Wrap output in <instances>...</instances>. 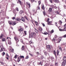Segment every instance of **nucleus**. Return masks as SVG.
<instances>
[{"mask_svg":"<svg viewBox=\"0 0 66 66\" xmlns=\"http://www.w3.org/2000/svg\"><path fill=\"white\" fill-rule=\"evenodd\" d=\"M51 8V9H54V8H55V9H56L57 8V7H54V6L53 5H52L50 6Z\"/></svg>","mask_w":66,"mask_h":66,"instance_id":"7","label":"nucleus"},{"mask_svg":"<svg viewBox=\"0 0 66 66\" xmlns=\"http://www.w3.org/2000/svg\"><path fill=\"white\" fill-rule=\"evenodd\" d=\"M20 58H24V56H20Z\"/></svg>","mask_w":66,"mask_h":66,"instance_id":"40","label":"nucleus"},{"mask_svg":"<svg viewBox=\"0 0 66 66\" xmlns=\"http://www.w3.org/2000/svg\"><path fill=\"white\" fill-rule=\"evenodd\" d=\"M9 23L10 24H12L13 22L12 21H9Z\"/></svg>","mask_w":66,"mask_h":66,"instance_id":"16","label":"nucleus"},{"mask_svg":"<svg viewBox=\"0 0 66 66\" xmlns=\"http://www.w3.org/2000/svg\"><path fill=\"white\" fill-rule=\"evenodd\" d=\"M30 55V56H33V54H31V53H29Z\"/></svg>","mask_w":66,"mask_h":66,"instance_id":"59","label":"nucleus"},{"mask_svg":"<svg viewBox=\"0 0 66 66\" xmlns=\"http://www.w3.org/2000/svg\"><path fill=\"white\" fill-rule=\"evenodd\" d=\"M52 48V46H51L50 45H47L46 47L47 49H48V50H50V49Z\"/></svg>","mask_w":66,"mask_h":66,"instance_id":"5","label":"nucleus"},{"mask_svg":"<svg viewBox=\"0 0 66 66\" xmlns=\"http://www.w3.org/2000/svg\"><path fill=\"white\" fill-rule=\"evenodd\" d=\"M36 53H37V55H39V53H38V52H37V53L36 52Z\"/></svg>","mask_w":66,"mask_h":66,"instance_id":"58","label":"nucleus"},{"mask_svg":"<svg viewBox=\"0 0 66 66\" xmlns=\"http://www.w3.org/2000/svg\"><path fill=\"white\" fill-rule=\"evenodd\" d=\"M59 31H63V30L62 29H59Z\"/></svg>","mask_w":66,"mask_h":66,"instance_id":"43","label":"nucleus"},{"mask_svg":"<svg viewBox=\"0 0 66 66\" xmlns=\"http://www.w3.org/2000/svg\"><path fill=\"white\" fill-rule=\"evenodd\" d=\"M63 37L64 38H65V37H66V35H65L64 36H63Z\"/></svg>","mask_w":66,"mask_h":66,"instance_id":"47","label":"nucleus"},{"mask_svg":"<svg viewBox=\"0 0 66 66\" xmlns=\"http://www.w3.org/2000/svg\"><path fill=\"white\" fill-rule=\"evenodd\" d=\"M55 38H57V36L56 35H55Z\"/></svg>","mask_w":66,"mask_h":66,"instance_id":"53","label":"nucleus"},{"mask_svg":"<svg viewBox=\"0 0 66 66\" xmlns=\"http://www.w3.org/2000/svg\"><path fill=\"white\" fill-rule=\"evenodd\" d=\"M16 10L17 11H19V10H18V7H16Z\"/></svg>","mask_w":66,"mask_h":66,"instance_id":"38","label":"nucleus"},{"mask_svg":"<svg viewBox=\"0 0 66 66\" xmlns=\"http://www.w3.org/2000/svg\"><path fill=\"white\" fill-rule=\"evenodd\" d=\"M52 11V8H49V9L48 10V12H51Z\"/></svg>","mask_w":66,"mask_h":66,"instance_id":"10","label":"nucleus"},{"mask_svg":"<svg viewBox=\"0 0 66 66\" xmlns=\"http://www.w3.org/2000/svg\"><path fill=\"white\" fill-rule=\"evenodd\" d=\"M59 49H60V51H62V49H61V46H59Z\"/></svg>","mask_w":66,"mask_h":66,"instance_id":"32","label":"nucleus"},{"mask_svg":"<svg viewBox=\"0 0 66 66\" xmlns=\"http://www.w3.org/2000/svg\"><path fill=\"white\" fill-rule=\"evenodd\" d=\"M34 1V0H31V2H33Z\"/></svg>","mask_w":66,"mask_h":66,"instance_id":"63","label":"nucleus"},{"mask_svg":"<svg viewBox=\"0 0 66 66\" xmlns=\"http://www.w3.org/2000/svg\"><path fill=\"white\" fill-rule=\"evenodd\" d=\"M3 23V21H1L0 22V23L1 24L2 23Z\"/></svg>","mask_w":66,"mask_h":66,"instance_id":"61","label":"nucleus"},{"mask_svg":"<svg viewBox=\"0 0 66 66\" xmlns=\"http://www.w3.org/2000/svg\"><path fill=\"white\" fill-rule=\"evenodd\" d=\"M2 42H5L6 41V39L3 38L2 39Z\"/></svg>","mask_w":66,"mask_h":66,"instance_id":"11","label":"nucleus"},{"mask_svg":"<svg viewBox=\"0 0 66 66\" xmlns=\"http://www.w3.org/2000/svg\"><path fill=\"white\" fill-rule=\"evenodd\" d=\"M12 19H13V20H14L15 19V17H13L12 18Z\"/></svg>","mask_w":66,"mask_h":66,"instance_id":"52","label":"nucleus"},{"mask_svg":"<svg viewBox=\"0 0 66 66\" xmlns=\"http://www.w3.org/2000/svg\"><path fill=\"white\" fill-rule=\"evenodd\" d=\"M31 36L32 38L33 37H35L36 36V33L35 32L31 33Z\"/></svg>","mask_w":66,"mask_h":66,"instance_id":"4","label":"nucleus"},{"mask_svg":"<svg viewBox=\"0 0 66 66\" xmlns=\"http://www.w3.org/2000/svg\"><path fill=\"white\" fill-rule=\"evenodd\" d=\"M16 24V23H15V22L14 21L13 22V24H12V25L13 26H14V25H15Z\"/></svg>","mask_w":66,"mask_h":66,"instance_id":"25","label":"nucleus"},{"mask_svg":"<svg viewBox=\"0 0 66 66\" xmlns=\"http://www.w3.org/2000/svg\"><path fill=\"white\" fill-rule=\"evenodd\" d=\"M5 53L4 52H3L2 53V56H4V55H5Z\"/></svg>","mask_w":66,"mask_h":66,"instance_id":"31","label":"nucleus"},{"mask_svg":"<svg viewBox=\"0 0 66 66\" xmlns=\"http://www.w3.org/2000/svg\"><path fill=\"white\" fill-rule=\"evenodd\" d=\"M41 59H43L44 58V56H41Z\"/></svg>","mask_w":66,"mask_h":66,"instance_id":"60","label":"nucleus"},{"mask_svg":"<svg viewBox=\"0 0 66 66\" xmlns=\"http://www.w3.org/2000/svg\"><path fill=\"white\" fill-rule=\"evenodd\" d=\"M3 36H4L3 34H2L0 36V38L1 39L2 38V37H3Z\"/></svg>","mask_w":66,"mask_h":66,"instance_id":"21","label":"nucleus"},{"mask_svg":"<svg viewBox=\"0 0 66 66\" xmlns=\"http://www.w3.org/2000/svg\"><path fill=\"white\" fill-rule=\"evenodd\" d=\"M0 47L1 49V50H2L3 51H6V50L5 49V48L3 46V45H1L0 46Z\"/></svg>","mask_w":66,"mask_h":66,"instance_id":"3","label":"nucleus"},{"mask_svg":"<svg viewBox=\"0 0 66 66\" xmlns=\"http://www.w3.org/2000/svg\"><path fill=\"white\" fill-rule=\"evenodd\" d=\"M37 10H40V7H39L38 6L37 8Z\"/></svg>","mask_w":66,"mask_h":66,"instance_id":"44","label":"nucleus"},{"mask_svg":"<svg viewBox=\"0 0 66 66\" xmlns=\"http://www.w3.org/2000/svg\"><path fill=\"white\" fill-rule=\"evenodd\" d=\"M51 59L52 61H54V58L53 57H51Z\"/></svg>","mask_w":66,"mask_h":66,"instance_id":"23","label":"nucleus"},{"mask_svg":"<svg viewBox=\"0 0 66 66\" xmlns=\"http://www.w3.org/2000/svg\"><path fill=\"white\" fill-rule=\"evenodd\" d=\"M14 39L15 40H18V42L19 41L18 39V38H17V37H14Z\"/></svg>","mask_w":66,"mask_h":66,"instance_id":"19","label":"nucleus"},{"mask_svg":"<svg viewBox=\"0 0 66 66\" xmlns=\"http://www.w3.org/2000/svg\"><path fill=\"white\" fill-rule=\"evenodd\" d=\"M48 34V33L47 32H45L44 33V35H47V34Z\"/></svg>","mask_w":66,"mask_h":66,"instance_id":"39","label":"nucleus"},{"mask_svg":"<svg viewBox=\"0 0 66 66\" xmlns=\"http://www.w3.org/2000/svg\"><path fill=\"white\" fill-rule=\"evenodd\" d=\"M35 24H36V26H37V24H38V23H37V22L35 21Z\"/></svg>","mask_w":66,"mask_h":66,"instance_id":"46","label":"nucleus"},{"mask_svg":"<svg viewBox=\"0 0 66 66\" xmlns=\"http://www.w3.org/2000/svg\"><path fill=\"white\" fill-rule=\"evenodd\" d=\"M18 31H19L21 33V32H23V28H21V27H20L18 28Z\"/></svg>","mask_w":66,"mask_h":66,"instance_id":"2","label":"nucleus"},{"mask_svg":"<svg viewBox=\"0 0 66 66\" xmlns=\"http://www.w3.org/2000/svg\"><path fill=\"white\" fill-rule=\"evenodd\" d=\"M63 61L62 62L61 66H65L66 64V57L64 56L63 58Z\"/></svg>","mask_w":66,"mask_h":66,"instance_id":"1","label":"nucleus"},{"mask_svg":"<svg viewBox=\"0 0 66 66\" xmlns=\"http://www.w3.org/2000/svg\"><path fill=\"white\" fill-rule=\"evenodd\" d=\"M63 30V31H66V28H64Z\"/></svg>","mask_w":66,"mask_h":66,"instance_id":"41","label":"nucleus"},{"mask_svg":"<svg viewBox=\"0 0 66 66\" xmlns=\"http://www.w3.org/2000/svg\"><path fill=\"white\" fill-rule=\"evenodd\" d=\"M28 58H29V56H27L26 57V59H28Z\"/></svg>","mask_w":66,"mask_h":66,"instance_id":"57","label":"nucleus"},{"mask_svg":"<svg viewBox=\"0 0 66 66\" xmlns=\"http://www.w3.org/2000/svg\"><path fill=\"white\" fill-rule=\"evenodd\" d=\"M18 1L19 2L20 4L21 5V3H22V2H21V1L20 0H18Z\"/></svg>","mask_w":66,"mask_h":66,"instance_id":"27","label":"nucleus"},{"mask_svg":"<svg viewBox=\"0 0 66 66\" xmlns=\"http://www.w3.org/2000/svg\"><path fill=\"white\" fill-rule=\"evenodd\" d=\"M59 40H58V43H60V41L61 40V37H59Z\"/></svg>","mask_w":66,"mask_h":66,"instance_id":"13","label":"nucleus"},{"mask_svg":"<svg viewBox=\"0 0 66 66\" xmlns=\"http://www.w3.org/2000/svg\"><path fill=\"white\" fill-rule=\"evenodd\" d=\"M6 56H7V57H9V55H8V54H7V53L6 54Z\"/></svg>","mask_w":66,"mask_h":66,"instance_id":"45","label":"nucleus"},{"mask_svg":"<svg viewBox=\"0 0 66 66\" xmlns=\"http://www.w3.org/2000/svg\"><path fill=\"white\" fill-rule=\"evenodd\" d=\"M60 53V51H59V50H57L56 51V53H57V55H59V54Z\"/></svg>","mask_w":66,"mask_h":66,"instance_id":"17","label":"nucleus"},{"mask_svg":"<svg viewBox=\"0 0 66 66\" xmlns=\"http://www.w3.org/2000/svg\"><path fill=\"white\" fill-rule=\"evenodd\" d=\"M59 22L60 23H61H61H62V21H59Z\"/></svg>","mask_w":66,"mask_h":66,"instance_id":"50","label":"nucleus"},{"mask_svg":"<svg viewBox=\"0 0 66 66\" xmlns=\"http://www.w3.org/2000/svg\"><path fill=\"white\" fill-rule=\"evenodd\" d=\"M17 56V55H15L14 57V58H15V59H16V58H17L16 57Z\"/></svg>","mask_w":66,"mask_h":66,"instance_id":"55","label":"nucleus"},{"mask_svg":"<svg viewBox=\"0 0 66 66\" xmlns=\"http://www.w3.org/2000/svg\"><path fill=\"white\" fill-rule=\"evenodd\" d=\"M14 49H12V50L11 52H14Z\"/></svg>","mask_w":66,"mask_h":66,"instance_id":"62","label":"nucleus"},{"mask_svg":"<svg viewBox=\"0 0 66 66\" xmlns=\"http://www.w3.org/2000/svg\"><path fill=\"white\" fill-rule=\"evenodd\" d=\"M48 35H50V34H51V32L50 31H48Z\"/></svg>","mask_w":66,"mask_h":66,"instance_id":"34","label":"nucleus"},{"mask_svg":"<svg viewBox=\"0 0 66 66\" xmlns=\"http://www.w3.org/2000/svg\"><path fill=\"white\" fill-rule=\"evenodd\" d=\"M21 20H22V21L23 22H24V21H25L24 18L22 17L21 18Z\"/></svg>","mask_w":66,"mask_h":66,"instance_id":"8","label":"nucleus"},{"mask_svg":"<svg viewBox=\"0 0 66 66\" xmlns=\"http://www.w3.org/2000/svg\"><path fill=\"white\" fill-rule=\"evenodd\" d=\"M35 31L37 34H38V30H37L36 29H35Z\"/></svg>","mask_w":66,"mask_h":66,"instance_id":"12","label":"nucleus"},{"mask_svg":"<svg viewBox=\"0 0 66 66\" xmlns=\"http://www.w3.org/2000/svg\"><path fill=\"white\" fill-rule=\"evenodd\" d=\"M43 13L44 16H45V15H46V12L45 11H43Z\"/></svg>","mask_w":66,"mask_h":66,"instance_id":"29","label":"nucleus"},{"mask_svg":"<svg viewBox=\"0 0 66 66\" xmlns=\"http://www.w3.org/2000/svg\"><path fill=\"white\" fill-rule=\"evenodd\" d=\"M19 57H18V62H19V61H20V59H19Z\"/></svg>","mask_w":66,"mask_h":66,"instance_id":"37","label":"nucleus"},{"mask_svg":"<svg viewBox=\"0 0 66 66\" xmlns=\"http://www.w3.org/2000/svg\"><path fill=\"white\" fill-rule=\"evenodd\" d=\"M55 65L56 66L57 65V62H56L55 63Z\"/></svg>","mask_w":66,"mask_h":66,"instance_id":"48","label":"nucleus"},{"mask_svg":"<svg viewBox=\"0 0 66 66\" xmlns=\"http://www.w3.org/2000/svg\"><path fill=\"white\" fill-rule=\"evenodd\" d=\"M51 33H53V32H54V30H52L51 31Z\"/></svg>","mask_w":66,"mask_h":66,"instance_id":"42","label":"nucleus"},{"mask_svg":"<svg viewBox=\"0 0 66 66\" xmlns=\"http://www.w3.org/2000/svg\"><path fill=\"white\" fill-rule=\"evenodd\" d=\"M32 11L33 12H34V13H35V9H33Z\"/></svg>","mask_w":66,"mask_h":66,"instance_id":"35","label":"nucleus"},{"mask_svg":"<svg viewBox=\"0 0 66 66\" xmlns=\"http://www.w3.org/2000/svg\"><path fill=\"white\" fill-rule=\"evenodd\" d=\"M64 26L65 27V28H66V24H65Z\"/></svg>","mask_w":66,"mask_h":66,"instance_id":"64","label":"nucleus"},{"mask_svg":"<svg viewBox=\"0 0 66 66\" xmlns=\"http://www.w3.org/2000/svg\"><path fill=\"white\" fill-rule=\"evenodd\" d=\"M27 4L28 5V6H29V7H30V6H31V5H30V4L28 2L27 3Z\"/></svg>","mask_w":66,"mask_h":66,"instance_id":"15","label":"nucleus"},{"mask_svg":"<svg viewBox=\"0 0 66 66\" xmlns=\"http://www.w3.org/2000/svg\"><path fill=\"white\" fill-rule=\"evenodd\" d=\"M50 20V19H49V18H48L47 21H46V22H49Z\"/></svg>","mask_w":66,"mask_h":66,"instance_id":"36","label":"nucleus"},{"mask_svg":"<svg viewBox=\"0 0 66 66\" xmlns=\"http://www.w3.org/2000/svg\"><path fill=\"white\" fill-rule=\"evenodd\" d=\"M24 34H25V35H27V32H26V31H25L23 33V36H25V35Z\"/></svg>","mask_w":66,"mask_h":66,"instance_id":"30","label":"nucleus"},{"mask_svg":"<svg viewBox=\"0 0 66 66\" xmlns=\"http://www.w3.org/2000/svg\"><path fill=\"white\" fill-rule=\"evenodd\" d=\"M44 53L45 55H47V52H45Z\"/></svg>","mask_w":66,"mask_h":66,"instance_id":"51","label":"nucleus"},{"mask_svg":"<svg viewBox=\"0 0 66 66\" xmlns=\"http://www.w3.org/2000/svg\"><path fill=\"white\" fill-rule=\"evenodd\" d=\"M37 29H38V31L39 32L42 31L43 30V29H42V27L39 26L38 27Z\"/></svg>","mask_w":66,"mask_h":66,"instance_id":"6","label":"nucleus"},{"mask_svg":"<svg viewBox=\"0 0 66 66\" xmlns=\"http://www.w3.org/2000/svg\"><path fill=\"white\" fill-rule=\"evenodd\" d=\"M39 65H43V62L40 61V62L39 63Z\"/></svg>","mask_w":66,"mask_h":66,"instance_id":"18","label":"nucleus"},{"mask_svg":"<svg viewBox=\"0 0 66 66\" xmlns=\"http://www.w3.org/2000/svg\"><path fill=\"white\" fill-rule=\"evenodd\" d=\"M42 7L43 10L45 9V7H44V5H42Z\"/></svg>","mask_w":66,"mask_h":66,"instance_id":"28","label":"nucleus"},{"mask_svg":"<svg viewBox=\"0 0 66 66\" xmlns=\"http://www.w3.org/2000/svg\"><path fill=\"white\" fill-rule=\"evenodd\" d=\"M54 54L55 55V56H56V52L55 51H54L53 52Z\"/></svg>","mask_w":66,"mask_h":66,"instance_id":"26","label":"nucleus"},{"mask_svg":"<svg viewBox=\"0 0 66 66\" xmlns=\"http://www.w3.org/2000/svg\"><path fill=\"white\" fill-rule=\"evenodd\" d=\"M8 43L9 44V45H10V44H11V42L10 40H8Z\"/></svg>","mask_w":66,"mask_h":66,"instance_id":"14","label":"nucleus"},{"mask_svg":"<svg viewBox=\"0 0 66 66\" xmlns=\"http://www.w3.org/2000/svg\"><path fill=\"white\" fill-rule=\"evenodd\" d=\"M41 2L40 1H38V3H39V5H40V4Z\"/></svg>","mask_w":66,"mask_h":66,"instance_id":"54","label":"nucleus"},{"mask_svg":"<svg viewBox=\"0 0 66 66\" xmlns=\"http://www.w3.org/2000/svg\"><path fill=\"white\" fill-rule=\"evenodd\" d=\"M15 20L16 21H20V19L19 18H17V19H16Z\"/></svg>","mask_w":66,"mask_h":66,"instance_id":"22","label":"nucleus"},{"mask_svg":"<svg viewBox=\"0 0 66 66\" xmlns=\"http://www.w3.org/2000/svg\"><path fill=\"white\" fill-rule=\"evenodd\" d=\"M52 23V21H50L49 22H48V23L47 24H51Z\"/></svg>","mask_w":66,"mask_h":66,"instance_id":"33","label":"nucleus"},{"mask_svg":"<svg viewBox=\"0 0 66 66\" xmlns=\"http://www.w3.org/2000/svg\"><path fill=\"white\" fill-rule=\"evenodd\" d=\"M23 10H21L20 12V14H21L22 13H23Z\"/></svg>","mask_w":66,"mask_h":66,"instance_id":"24","label":"nucleus"},{"mask_svg":"<svg viewBox=\"0 0 66 66\" xmlns=\"http://www.w3.org/2000/svg\"><path fill=\"white\" fill-rule=\"evenodd\" d=\"M42 24L43 26V27H45V24H44V23H42Z\"/></svg>","mask_w":66,"mask_h":66,"instance_id":"49","label":"nucleus"},{"mask_svg":"<svg viewBox=\"0 0 66 66\" xmlns=\"http://www.w3.org/2000/svg\"><path fill=\"white\" fill-rule=\"evenodd\" d=\"M53 1L56 3H59V0H53Z\"/></svg>","mask_w":66,"mask_h":66,"instance_id":"9","label":"nucleus"},{"mask_svg":"<svg viewBox=\"0 0 66 66\" xmlns=\"http://www.w3.org/2000/svg\"><path fill=\"white\" fill-rule=\"evenodd\" d=\"M13 13H14V14H16L17 13V12H16L15 11H14Z\"/></svg>","mask_w":66,"mask_h":66,"instance_id":"56","label":"nucleus"},{"mask_svg":"<svg viewBox=\"0 0 66 66\" xmlns=\"http://www.w3.org/2000/svg\"><path fill=\"white\" fill-rule=\"evenodd\" d=\"M24 45H23L22 46V48H21V50L22 51H23V50H24Z\"/></svg>","mask_w":66,"mask_h":66,"instance_id":"20","label":"nucleus"}]
</instances>
